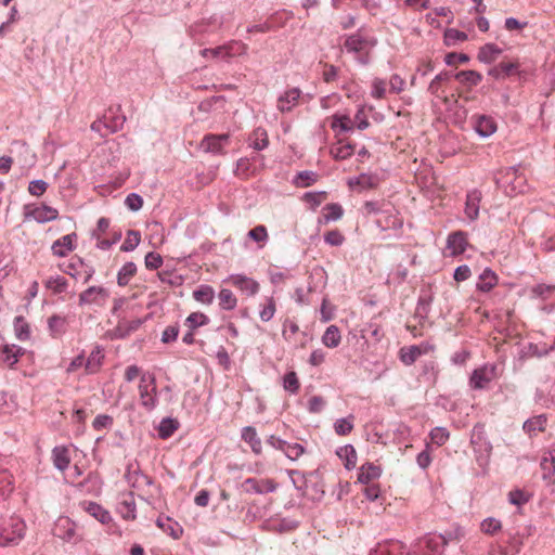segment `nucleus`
<instances>
[{
  "mask_svg": "<svg viewBox=\"0 0 555 555\" xmlns=\"http://www.w3.org/2000/svg\"><path fill=\"white\" fill-rule=\"evenodd\" d=\"M376 43L377 39L370 31L361 28L346 36L343 47L348 53L353 54L358 62L366 64Z\"/></svg>",
  "mask_w": 555,
  "mask_h": 555,
  "instance_id": "f257e3e1",
  "label": "nucleus"
},
{
  "mask_svg": "<svg viewBox=\"0 0 555 555\" xmlns=\"http://www.w3.org/2000/svg\"><path fill=\"white\" fill-rule=\"evenodd\" d=\"M248 46L240 40H230L224 44L211 49H203L201 55L203 57H211L215 60L229 61L232 57L244 55L247 53Z\"/></svg>",
  "mask_w": 555,
  "mask_h": 555,
  "instance_id": "f03ea898",
  "label": "nucleus"
},
{
  "mask_svg": "<svg viewBox=\"0 0 555 555\" xmlns=\"http://www.w3.org/2000/svg\"><path fill=\"white\" fill-rule=\"evenodd\" d=\"M140 403L146 411L157 405V386L153 374H142L138 386Z\"/></svg>",
  "mask_w": 555,
  "mask_h": 555,
  "instance_id": "7ed1b4c3",
  "label": "nucleus"
},
{
  "mask_svg": "<svg viewBox=\"0 0 555 555\" xmlns=\"http://www.w3.org/2000/svg\"><path fill=\"white\" fill-rule=\"evenodd\" d=\"M26 526L18 517H11L0 528V546L18 544L24 538Z\"/></svg>",
  "mask_w": 555,
  "mask_h": 555,
  "instance_id": "20e7f679",
  "label": "nucleus"
},
{
  "mask_svg": "<svg viewBox=\"0 0 555 555\" xmlns=\"http://www.w3.org/2000/svg\"><path fill=\"white\" fill-rule=\"evenodd\" d=\"M447 542L441 534H428L420 539L413 546L415 555H441Z\"/></svg>",
  "mask_w": 555,
  "mask_h": 555,
  "instance_id": "39448f33",
  "label": "nucleus"
},
{
  "mask_svg": "<svg viewBox=\"0 0 555 555\" xmlns=\"http://www.w3.org/2000/svg\"><path fill=\"white\" fill-rule=\"evenodd\" d=\"M223 283L235 287L242 295L248 297L257 295L260 289V284L256 280L244 274H231Z\"/></svg>",
  "mask_w": 555,
  "mask_h": 555,
  "instance_id": "423d86ee",
  "label": "nucleus"
},
{
  "mask_svg": "<svg viewBox=\"0 0 555 555\" xmlns=\"http://www.w3.org/2000/svg\"><path fill=\"white\" fill-rule=\"evenodd\" d=\"M496 377V366L492 364H486L473 372L470 376V386L475 389H482Z\"/></svg>",
  "mask_w": 555,
  "mask_h": 555,
  "instance_id": "0eeeda50",
  "label": "nucleus"
},
{
  "mask_svg": "<svg viewBox=\"0 0 555 555\" xmlns=\"http://www.w3.org/2000/svg\"><path fill=\"white\" fill-rule=\"evenodd\" d=\"M229 134H206L202 142L201 147L206 153H214V154H225L223 147L229 142Z\"/></svg>",
  "mask_w": 555,
  "mask_h": 555,
  "instance_id": "6e6552de",
  "label": "nucleus"
},
{
  "mask_svg": "<svg viewBox=\"0 0 555 555\" xmlns=\"http://www.w3.org/2000/svg\"><path fill=\"white\" fill-rule=\"evenodd\" d=\"M472 126L483 138L492 135L498 130L496 121L491 116L483 114L472 116Z\"/></svg>",
  "mask_w": 555,
  "mask_h": 555,
  "instance_id": "1a4fd4ad",
  "label": "nucleus"
},
{
  "mask_svg": "<svg viewBox=\"0 0 555 555\" xmlns=\"http://www.w3.org/2000/svg\"><path fill=\"white\" fill-rule=\"evenodd\" d=\"M520 63L518 60L514 61H506L503 60L500 62L496 66L490 68L488 70V75L491 76L494 79H505L506 77H509L512 75H520Z\"/></svg>",
  "mask_w": 555,
  "mask_h": 555,
  "instance_id": "9d476101",
  "label": "nucleus"
},
{
  "mask_svg": "<svg viewBox=\"0 0 555 555\" xmlns=\"http://www.w3.org/2000/svg\"><path fill=\"white\" fill-rule=\"evenodd\" d=\"M107 297L108 293L104 287L91 286L79 295V305H103Z\"/></svg>",
  "mask_w": 555,
  "mask_h": 555,
  "instance_id": "9b49d317",
  "label": "nucleus"
},
{
  "mask_svg": "<svg viewBox=\"0 0 555 555\" xmlns=\"http://www.w3.org/2000/svg\"><path fill=\"white\" fill-rule=\"evenodd\" d=\"M53 533L55 537L70 542L76 538V524L68 517H60L54 525Z\"/></svg>",
  "mask_w": 555,
  "mask_h": 555,
  "instance_id": "f8f14e48",
  "label": "nucleus"
},
{
  "mask_svg": "<svg viewBox=\"0 0 555 555\" xmlns=\"http://www.w3.org/2000/svg\"><path fill=\"white\" fill-rule=\"evenodd\" d=\"M468 245L467 235L463 231L451 233L447 240V250L452 257L463 254Z\"/></svg>",
  "mask_w": 555,
  "mask_h": 555,
  "instance_id": "ddd939ff",
  "label": "nucleus"
},
{
  "mask_svg": "<svg viewBox=\"0 0 555 555\" xmlns=\"http://www.w3.org/2000/svg\"><path fill=\"white\" fill-rule=\"evenodd\" d=\"M354 151L356 145L341 138H337L330 147V154L336 160H345L351 157Z\"/></svg>",
  "mask_w": 555,
  "mask_h": 555,
  "instance_id": "4468645a",
  "label": "nucleus"
},
{
  "mask_svg": "<svg viewBox=\"0 0 555 555\" xmlns=\"http://www.w3.org/2000/svg\"><path fill=\"white\" fill-rule=\"evenodd\" d=\"M147 317L144 319L142 318H133V319H127L122 318L118 321L116 327H115V335L118 338H125L129 336L131 333L138 331L142 324L145 322Z\"/></svg>",
  "mask_w": 555,
  "mask_h": 555,
  "instance_id": "2eb2a0df",
  "label": "nucleus"
},
{
  "mask_svg": "<svg viewBox=\"0 0 555 555\" xmlns=\"http://www.w3.org/2000/svg\"><path fill=\"white\" fill-rule=\"evenodd\" d=\"M76 234H67L52 244V254L57 257H65L75 248Z\"/></svg>",
  "mask_w": 555,
  "mask_h": 555,
  "instance_id": "dca6fc26",
  "label": "nucleus"
},
{
  "mask_svg": "<svg viewBox=\"0 0 555 555\" xmlns=\"http://www.w3.org/2000/svg\"><path fill=\"white\" fill-rule=\"evenodd\" d=\"M22 354L23 350L21 347L4 345L0 347V365L12 367Z\"/></svg>",
  "mask_w": 555,
  "mask_h": 555,
  "instance_id": "f3484780",
  "label": "nucleus"
},
{
  "mask_svg": "<svg viewBox=\"0 0 555 555\" xmlns=\"http://www.w3.org/2000/svg\"><path fill=\"white\" fill-rule=\"evenodd\" d=\"M428 352L427 346H408L403 347L399 351V358L401 362L405 365H412L422 354H425Z\"/></svg>",
  "mask_w": 555,
  "mask_h": 555,
  "instance_id": "a211bd4d",
  "label": "nucleus"
},
{
  "mask_svg": "<svg viewBox=\"0 0 555 555\" xmlns=\"http://www.w3.org/2000/svg\"><path fill=\"white\" fill-rule=\"evenodd\" d=\"M80 505L85 512L94 517L101 524L105 525L112 521L109 512L100 504L91 501H83Z\"/></svg>",
  "mask_w": 555,
  "mask_h": 555,
  "instance_id": "6ab92c4d",
  "label": "nucleus"
},
{
  "mask_svg": "<svg viewBox=\"0 0 555 555\" xmlns=\"http://www.w3.org/2000/svg\"><path fill=\"white\" fill-rule=\"evenodd\" d=\"M27 216L31 217L37 222L43 223L55 220L59 217V211L51 206L40 205L27 212Z\"/></svg>",
  "mask_w": 555,
  "mask_h": 555,
  "instance_id": "aec40b11",
  "label": "nucleus"
},
{
  "mask_svg": "<svg viewBox=\"0 0 555 555\" xmlns=\"http://www.w3.org/2000/svg\"><path fill=\"white\" fill-rule=\"evenodd\" d=\"M118 514L125 520H134L137 517L135 502L132 493H128L119 502L117 507Z\"/></svg>",
  "mask_w": 555,
  "mask_h": 555,
  "instance_id": "412c9836",
  "label": "nucleus"
},
{
  "mask_svg": "<svg viewBox=\"0 0 555 555\" xmlns=\"http://www.w3.org/2000/svg\"><path fill=\"white\" fill-rule=\"evenodd\" d=\"M300 90L297 88L289 89L282 94L278 100V108L281 112H289L298 104Z\"/></svg>",
  "mask_w": 555,
  "mask_h": 555,
  "instance_id": "4be33fe9",
  "label": "nucleus"
},
{
  "mask_svg": "<svg viewBox=\"0 0 555 555\" xmlns=\"http://www.w3.org/2000/svg\"><path fill=\"white\" fill-rule=\"evenodd\" d=\"M481 201V193L477 190L470 191L466 196L465 215L468 219L475 220L479 215V203Z\"/></svg>",
  "mask_w": 555,
  "mask_h": 555,
  "instance_id": "5701e85b",
  "label": "nucleus"
},
{
  "mask_svg": "<svg viewBox=\"0 0 555 555\" xmlns=\"http://www.w3.org/2000/svg\"><path fill=\"white\" fill-rule=\"evenodd\" d=\"M246 491H254L257 493L272 492L275 490V483L272 480H257L255 478H248L243 483Z\"/></svg>",
  "mask_w": 555,
  "mask_h": 555,
  "instance_id": "b1692460",
  "label": "nucleus"
},
{
  "mask_svg": "<svg viewBox=\"0 0 555 555\" xmlns=\"http://www.w3.org/2000/svg\"><path fill=\"white\" fill-rule=\"evenodd\" d=\"M546 424V415L540 414L526 421L524 424V430L531 437L537 436L538 434L543 433L545 430Z\"/></svg>",
  "mask_w": 555,
  "mask_h": 555,
  "instance_id": "393cba45",
  "label": "nucleus"
},
{
  "mask_svg": "<svg viewBox=\"0 0 555 555\" xmlns=\"http://www.w3.org/2000/svg\"><path fill=\"white\" fill-rule=\"evenodd\" d=\"M331 128L338 132H349L354 129L353 119L345 114H335L331 117Z\"/></svg>",
  "mask_w": 555,
  "mask_h": 555,
  "instance_id": "a878e982",
  "label": "nucleus"
},
{
  "mask_svg": "<svg viewBox=\"0 0 555 555\" xmlns=\"http://www.w3.org/2000/svg\"><path fill=\"white\" fill-rule=\"evenodd\" d=\"M382 474V468L374 463H365L360 467L358 480L361 483H370L373 480L379 478Z\"/></svg>",
  "mask_w": 555,
  "mask_h": 555,
  "instance_id": "bb28decb",
  "label": "nucleus"
},
{
  "mask_svg": "<svg viewBox=\"0 0 555 555\" xmlns=\"http://www.w3.org/2000/svg\"><path fill=\"white\" fill-rule=\"evenodd\" d=\"M502 52V49L495 43H487L479 49L477 59L482 63L490 64L493 63Z\"/></svg>",
  "mask_w": 555,
  "mask_h": 555,
  "instance_id": "cd10ccee",
  "label": "nucleus"
},
{
  "mask_svg": "<svg viewBox=\"0 0 555 555\" xmlns=\"http://www.w3.org/2000/svg\"><path fill=\"white\" fill-rule=\"evenodd\" d=\"M350 188H358L359 190L374 189L378 185V178L374 175L362 173L354 179L348 181Z\"/></svg>",
  "mask_w": 555,
  "mask_h": 555,
  "instance_id": "c85d7f7f",
  "label": "nucleus"
},
{
  "mask_svg": "<svg viewBox=\"0 0 555 555\" xmlns=\"http://www.w3.org/2000/svg\"><path fill=\"white\" fill-rule=\"evenodd\" d=\"M52 459L57 469L65 470L70 463L69 449L64 446L55 447L52 451Z\"/></svg>",
  "mask_w": 555,
  "mask_h": 555,
  "instance_id": "c756f323",
  "label": "nucleus"
},
{
  "mask_svg": "<svg viewBox=\"0 0 555 555\" xmlns=\"http://www.w3.org/2000/svg\"><path fill=\"white\" fill-rule=\"evenodd\" d=\"M242 439L248 443L255 454H260L261 449V440L257 435V431L254 427L247 426L242 430Z\"/></svg>",
  "mask_w": 555,
  "mask_h": 555,
  "instance_id": "7c9ffc66",
  "label": "nucleus"
},
{
  "mask_svg": "<svg viewBox=\"0 0 555 555\" xmlns=\"http://www.w3.org/2000/svg\"><path fill=\"white\" fill-rule=\"evenodd\" d=\"M219 306L222 310H233L236 308L238 299L230 288H221L218 293Z\"/></svg>",
  "mask_w": 555,
  "mask_h": 555,
  "instance_id": "2f4dec72",
  "label": "nucleus"
},
{
  "mask_svg": "<svg viewBox=\"0 0 555 555\" xmlns=\"http://www.w3.org/2000/svg\"><path fill=\"white\" fill-rule=\"evenodd\" d=\"M157 527H159L164 532L171 535L173 539H179L183 532L182 528L175 521H172L168 517H158L156 520Z\"/></svg>",
  "mask_w": 555,
  "mask_h": 555,
  "instance_id": "473e14b6",
  "label": "nucleus"
},
{
  "mask_svg": "<svg viewBox=\"0 0 555 555\" xmlns=\"http://www.w3.org/2000/svg\"><path fill=\"white\" fill-rule=\"evenodd\" d=\"M276 311V301L274 297H266L259 305V318L262 322H269L273 319Z\"/></svg>",
  "mask_w": 555,
  "mask_h": 555,
  "instance_id": "72a5a7b5",
  "label": "nucleus"
},
{
  "mask_svg": "<svg viewBox=\"0 0 555 555\" xmlns=\"http://www.w3.org/2000/svg\"><path fill=\"white\" fill-rule=\"evenodd\" d=\"M119 111V106L117 107L116 113H114L113 108H109L108 112L114 115L111 118L104 116L105 128L109 133L120 130L126 121V117L122 114H117Z\"/></svg>",
  "mask_w": 555,
  "mask_h": 555,
  "instance_id": "f704fd0d",
  "label": "nucleus"
},
{
  "mask_svg": "<svg viewBox=\"0 0 555 555\" xmlns=\"http://www.w3.org/2000/svg\"><path fill=\"white\" fill-rule=\"evenodd\" d=\"M341 340V334L336 325H330L322 336V343L327 348H336Z\"/></svg>",
  "mask_w": 555,
  "mask_h": 555,
  "instance_id": "c9c22d12",
  "label": "nucleus"
},
{
  "mask_svg": "<svg viewBox=\"0 0 555 555\" xmlns=\"http://www.w3.org/2000/svg\"><path fill=\"white\" fill-rule=\"evenodd\" d=\"M193 298L204 305H210L215 298V291L210 285H201L193 292Z\"/></svg>",
  "mask_w": 555,
  "mask_h": 555,
  "instance_id": "e433bc0d",
  "label": "nucleus"
},
{
  "mask_svg": "<svg viewBox=\"0 0 555 555\" xmlns=\"http://www.w3.org/2000/svg\"><path fill=\"white\" fill-rule=\"evenodd\" d=\"M47 289L53 294H62L67 289L68 282L63 276H50L43 282Z\"/></svg>",
  "mask_w": 555,
  "mask_h": 555,
  "instance_id": "4c0bfd02",
  "label": "nucleus"
},
{
  "mask_svg": "<svg viewBox=\"0 0 555 555\" xmlns=\"http://www.w3.org/2000/svg\"><path fill=\"white\" fill-rule=\"evenodd\" d=\"M137 273V266L133 262H126L117 274V283L119 286H126L129 284L130 280Z\"/></svg>",
  "mask_w": 555,
  "mask_h": 555,
  "instance_id": "58836bf2",
  "label": "nucleus"
},
{
  "mask_svg": "<svg viewBox=\"0 0 555 555\" xmlns=\"http://www.w3.org/2000/svg\"><path fill=\"white\" fill-rule=\"evenodd\" d=\"M250 145L258 151L266 149L269 144L268 133L263 128H257L253 131L250 138Z\"/></svg>",
  "mask_w": 555,
  "mask_h": 555,
  "instance_id": "ea45409f",
  "label": "nucleus"
},
{
  "mask_svg": "<svg viewBox=\"0 0 555 555\" xmlns=\"http://www.w3.org/2000/svg\"><path fill=\"white\" fill-rule=\"evenodd\" d=\"M337 455L345 461V466L347 469H352L357 465V452L356 449L348 444L340 448L337 451Z\"/></svg>",
  "mask_w": 555,
  "mask_h": 555,
  "instance_id": "a19ab883",
  "label": "nucleus"
},
{
  "mask_svg": "<svg viewBox=\"0 0 555 555\" xmlns=\"http://www.w3.org/2000/svg\"><path fill=\"white\" fill-rule=\"evenodd\" d=\"M103 358H104V354L102 353V351L100 349L92 351L90 353V356L88 357V360L85 363L86 372L88 374L96 373L102 365Z\"/></svg>",
  "mask_w": 555,
  "mask_h": 555,
  "instance_id": "79ce46f5",
  "label": "nucleus"
},
{
  "mask_svg": "<svg viewBox=\"0 0 555 555\" xmlns=\"http://www.w3.org/2000/svg\"><path fill=\"white\" fill-rule=\"evenodd\" d=\"M496 283L498 276L495 275V273L492 272L491 270L486 269L479 278L477 287L482 292H489L496 285Z\"/></svg>",
  "mask_w": 555,
  "mask_h": 555,
  "instance_id": "37998d69",
  "label": "nucleus"
},
{
  "mask_svg": "<svg viewBox=\"0 0 555 555\" xmlns=\"http://www.w3.org/2000/svg\"><path fill=\"white\" fill-rule=\"evenodd\" d=\"M455 78L461 82L470 87L477 86L481 82L482 76L475 70H462L455 75Z\"/></svg>",
  "mask_w": 555,
  "mask_h": 555,
  "instance_id": "c03bdc74",
  "label": "nucleus"
},
{
  "mask_svg": "<svg viewBox=\"0 0 555 555\" xmlns=\"http://www.w3.org/2000/svg\"><path fill=\"white\" fill-rule=\"evenodd\" d=\"M344 215V209L339 204H327L323 208V221L325 223L334 220H339Z\"/></svg>",
  "mask_w": 555,
  "mask_h": 555,
  "instance_id": "a18cd8bd",
  "label": "nucleus"
},
{
  "mask_svg": "<svg viewBox=\"0 0 555 555\" xmlns=\"http://www.w3.org/2000/svg\"><path fill=\"white\" fill-rule=\"evenodd\" d=\"M179 423L172 418H164L162 420L158 426V436L162 439H167L173 435V433L178 429Z\"/></svg>",
  "mask_w": 555,
  "mask_h": 555,
  "instance_id": "49530a36",
  "label": "nucleus"
},
{
  "mask_svg": "<svg viewBox=\"0 0 555 555\" xmlns=\"http://www.w3.org/2000/svg\"><path fill=\"white\" fill-rule=\"evenodd\" d=\"M209 318L203 312H193L185 319V326L189 330L195 331L196 328L208 324Z\"/></svg>",
  "mask_w": 555,
  "mask_h": 555,
  "instance_id": "de8ad7c7",
  "label": "nucleus"
},
{
  "mask_svg": "<svg viewBox=\"0 0 555 555\" xmlns=\"http://www.w3.org/2000/svg\"><path fill=\"white\" fill-rule=\"evenodd\" d=\"M66 319L61 315H52L48 320V325L53 336L62 335L66 330Z\"/></svg>",
  "mask_w": 555,
  "mask_h": 555,
  "instance_id": "09e8293b",
  "label": "nucleus"
},
{
  "mask_svg": "<svg viewBox=\"0 0 555 555\" xmlns=\"http://www.w3.org/2000/svg\"><path fill=\"white\" fill-rule=\"evenodd\" d=\"M12 491V475L5 469H0V498L5 499Z\"/></svg>",
  "mask_w": 555,
  "mask_h": 555,
  "instance_id": "8fccbe9b",
  "label": "nucleus"
},
{
  "mask_svg": "<svg viewBox=\"0 0 555 555\" xmlns=\"http://www.w3.org/2000/svg\"><path fill=\"white\" fill-rule=\"evenodd\" d=\"M255 168L250 159L241 158L236 163L235 175L240 178L247 179L254 175Z\"/></svg>",
  "mask_w": 555,
  "mask_h": 555,
  "instance_id": "3c124183",
  "label": "nucleus"
},
{
  "mask_svg": "<svg viewBox=\"0 0 555 555\" xmlns=\"http://www.w3.org/2000/svg\"><path fill=\"white\" fill-rule=\"evenodd\" d=\"M141 242V234L139 231L129 230L127 232L126 238L120 247L121 251H131L133 250Z\"/></svg>",
  "mask_w": 555,
  "mask_h": 555,
  "instance_id": "603ef678",
  "label": "nucleus"
},
{
  "mask_svg": "<svg viewBox=\"0 0 555 555\" xmlns=\"http://www.w3.org/2000/svg\"><path fill=\"white\" fill-rule=\"evenodd\" d=\"M14 331L20 340H27L30 337V328L24 318L17 317L14 321Z\"/></svg>",
  "mask_w": 555,
  "mask_h": 555,
  "instance_id": "864d4df0",
  "label": "nucleus"
},
{
  "mask_svg": "<svg viewBox=\"0 0 555 555\" xmlns=\"http://www.w3.org/2000/svg\"><path fill=\"white\" fill-rule=\"evenodd\" d=\"M541 467L544 477L555 475V450L547 451L542 459Z\"/></svg>",
  "mask_w": 555,
  "mask_h": 555,
  "instance_id": "5fc2aeb1",
  "label": "nucleus"
},
{
  "mask_svg": "<svg viewBox=\"0 0 555 555\" xmlns=\"http://www.w3.org/2000/svg\"><path fill=\"white\" fill-rule=\"evenodd\" d=\"M449 79L450 75L448 73L438 74L429 83L428 91L436 96H440V91L443 92L441 90L442 83L448 81Z\"/></svg>",
  "mask_w": 555,
  "mask_h": 555,
  "instance_id": "6e6d98bb",
  "label": "nucleus"
},
{
  "mask_svg": "<svg viewBox=\"0 0 555 555\" xmlns=\"http://www.w3.org/2000/svg\"><path fill=\"white\" fill-rule=\"evenodd\" d=\"M283 452L289 460L296 461L305 453V448L300 443L286 441Z\"/></svg>",
  "mask_w": 555,
  "mask_h": 555,
  "instance_id": "4d7b16f0",
  "label": "nucleus"
},
{
  "mask_svg": "<svg viewBox=\"0 0 555 555\" xmlns=\"http://www.w3.org/2000/svg\"><path fill=\"white\" fill-rule=\"evenodd\" d=\"M318 175L313 171H301L297 175L295 183L297 186L307 188L317 182Z\"/></svg>",
  "mask_w": 555,
  "mask_h": 555,
  "instance_id": "13d9d810",
  "label": "nucleus"
},
{
  "mask_svg": "<svg viewBox=\"0 0 555 555\" xmlns=\"http://www.w3.org/2000/svg\"><path fill=\"white\" fill-rule=\"evenodd\" d=\"M429 437H430L431 443H435L438 447H440V446H443L448 441L450 435L446 428L436 427L430 431Z\"/></svg>",
  "mask_w": 555,
  "mask_h": 555,
  "instance_id": "bf43d9fd",
  "label": "nucleus"
},
{
  "mask_svg": "<svg viewBox=\"0 0 555 555\" xmlns=\"http://www.w3.org/2000/svg\"><path fill=\"white\" fill-rule=\"evenodd\" d=\"M248 236L260 244L262 247L269 238L267 228L264 225H257L248 232Z\"/></svg>",
  "mask_w": 555,
  "mask_h": 555,
  "instance_id": "052dcab7",
  "label": "nucleus"
},
{
  "mask_svg": "<svg viewBox=\"0 0 555 555\" xmlns=\"http://www.w3.org/2000/svg\"><path fill=\"white\" fill-rule=\"evenodd\" d=\"M299 333V326L297 325L296 322L294 321H285L284 323V330H283V337L285 338V340L289 341V343H296V336L298 335Z\"/></svg>",
  "mask_w": 555,
  "mask_h": 555,
  "instance_id": "680f3d73",
  "label": "nucleus"
},
{
  "mask_svg": "<svg viewBox=\"0 0 555 555\" xmlns=\"http://www.w3.org/2000/svg\"><path fill=\"white\" fill-rule=\"evenodd\" d=\"M352 420V416L337 420L334 425L336 434L339 436L348 435L353 428Z\"/></svg>",
  "mask_w": 555,
  "mask_h": 555,
  "instance_id": "e2e57ef3",
  "label": "nucleus"
},
{
  "mask_svg": "<svg viewBox=\"0 0 555 555\" xmlns=\"http://www.w3.org/2000/svg\"><path fill=\"white\" fill-rule=\"evenodd\" d=\"M480 528L486 534H494L501 530L502 524L500 520L489 517L481 522Z\"/></svg>",
  "mask_w": 555,
  "mask_h": 555,
  "instance_id": "0e129e2a",
  "label": "nucleus"
},
{
  "mask_svg": "<svg viewBox=\"0 0 555 555\" xmlns=\"http://www.w3.org/2000/svg\"><path fill=\"white\" fill-rule=\"evenodd\" d=\"M283 386H284L285 390H287L292 393H296L300 387V383L297 377V374L295 372L287 373L284 376Z\"/></svg>",
  "mask_w": 555,
  "mask_h": 555,
  "instance_id": "69168bd1",
  "label": "nucleus"
},
{
  "mask_svg": "<svg viewBox=\"0 0 555 555\" xmlns=\"http://www.w3.org/2000/svg\"><path fill=\"white\" fill-rule=\"evenodd\" d=\"M387 83L385 80L375 78L372 83V96L383 99L386 95Z\"/></svg>",
  "mask_w": 555,
  "mask_h": 555,
  "instance_id": "338daca9",
  "label": "nucleus"
},
{
  "mask_svg": "<svg viewBox=\"0 0 555 555\" xmlns=\"http://www.w3.org/2000/svg\"><path fill=\"white\" fill-rule=\"evenodd\" d=\"M144 263L146 269L156 270L163 264V258L159 254L156 253H147L144 259Z\"/></svg>",
  "mask_w": 555,
  "mask_h": 555,
  "instance_id": "774afa93",
  "label": "nucleus"
}]
</instances>
